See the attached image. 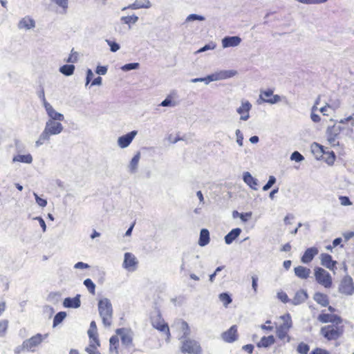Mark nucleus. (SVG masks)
Here are the masks:
<instances>
[{
    "instance_id": "f257e3e1",
    "label": "nucleus",
    "mask_w": 354,
    "mask_h": 354,
    "mask_svg": "<svg viewBox=\"0 0 354 354\" xmlns=\"http://www.w3.org/2000/svg\"><path fill=\"white\" fill-rule=\"evenodd\" d=\"M64 130L63 125L60 122H56L53 120H48L46 122L44 131L39 135L38 140L35 142L37 147L48 142L50 136L61 133Z\"/></svg>"
},
{
    "instance_id": "f03ea898",
    "label": "nucleus",
    "mask_w": 354,
    "mask_h": 354,
    "mask_svg": "<svg viewBox=\"0 0 354 354\" xmlns=\"http://www.w3.org/2000/svg\"><path fill=\"white\" fill-rule=\"evenodd\" d=\"M98 311L103 324L105 326H110L113 318V307L109 299L103 298L99 300Z\"/></svg>"
},
{
    "instance_id": "7ed1b4c3",
    "label": "nucleus",
    "mask_w": 354,
    "mask_h": 354,
    "mask_svg": "<svg viewBox=\"0 0 354 354\" xmlns=\"http://www.w3.org/2000/svg\"><path fill=\"white\" fill-rule=\"evenodd\" d=\"M237 74V71L235 70H224L216 72L214 73L208 75L207 76L203 77V82L205 84H209L211 82L218 81L231 78Z\"/></svg>"
},
{
    "instance_id": "20e7f679",
    "label": "nucleus",
    "mask_w": 354,
    "mask_h": 354,
    "mask_svg": "<svg viewBox=\"0 0 354 354\" xmlns=\"http://www.w3.org/2000/svg\"><path fill=\"white\" fill-rule=\"evenodd\" d=\"M180 351L189 354H203L202 348L198 342L189 338L181 340Z\"/></svg>"
},
{
    "instance_id": "39448f33",
    "label": "nucleus",
    "mask_w": 354,
    "mask_h": 354,
    "mask_svg": "<svg viewBox=\"0 0 354 354\" xmlns=\"http://www.w3.org/2000/svg\"><path fill=\"white\" fill-rule=\"evenodd\" d=\"M342 130L340 125L334 124L332 127H328L326 130L327 140L332 147L339 145L338 139L339 138V133Z\"/></svg>"
},
{
    "instance_id": "423d86ee",
    "label": "nucleus",
    "mask_w": 354,
    "mask_h": 354,
    "mask_svg": "<svg viewBox=\"0 0 354 354\" xmlns=\"http://www.w3.org/2000/svg\"><path fill=\"white\" fill-rule=\"evenodd\" d=\"M315 277L317 283L325 288H330L332 285L330 274L322 268H316L315 269Z\"/></svg>"
},
{
    "instance_id": "0eeeda50",
    "label": "nucleus",
    "mask_w": 354,
    "mask_h": 354,
    "mask_svg": "<svg viewBox=\"0 0 354 354\" xmlns=\"http://www.w3.org/2000/svg\"><path fill=\"white\" fill-rule=\"evenodd\" d=\"M46 337L47 335H42L40 333H37L30 338L24 340V346L26 347V351L34 352L35 348L41 344Z\"/></svg>"
},
{
    "instance_id": "6e6552de",
    "label": "nucleus",
    "mask_w": 354,
    "mask_h": 354,
    "mask_svg": "<svg viewBox=\"0 0 354 354\" xmlns=\"http://www.w3.org/2000/svg\"><path fill=\"white\" fill-rule=\"evenodd\" d=\"M172 328H176L179 330L178 339L181 341L188 338L187 337L191 333L190 328L188 324L183 319H177L175 321Z\"/></svg>"
},
{
    "instance_id": "1a4fd4ad",
    "label": "nucleus",
    "mask_w": 354,
    "mask_h": 354,
    "mask_svg": "<svg viewBox=\"0 0 354 354\" xmlns=\"http://www.w3.org/2000/svg\"><path fill=\"white\" fill-rule=\"evenodd\" d=\"M151 324L153 328L161 332H166L167 335V340L170 337V332L168 324L165 323V320L161 317L160 314L158 313L156 316L151 317Z\"/></svg>"
},
{
    "instance_id": "9d476101",
    "label": "nucleus",
    "mask_w": 354,
    "mask_h": 354,
    "mask_svg": "<svg viewBox=\"0 0 354 354\" xmlns=\"http://www.w3.org/2000/svg\"><path fill=\"white\" fill-rule=\"evenodd\" d=\"M260 100L270 104H274L281 101V97L279 95H274L273 91L269 88L265 91H261L258 100L259 103H260Z\"/></svg>"
},
{
    "instance_id": "9b49d317",
    "label": "nucleus",
    "mask_w": 354,
    "mask_h": 354,
    "mask_svg": "<svg viewBox=\"0 0 354 354\" xmlns=\"http://www.w3.org/2000/svg\"><path fill=\"white\" fill-rule=\"evenodd\" d=\"M339 292L346 295H353L354 294V284L350 276H346L343 278L339 286Z\"/></svg>"
},
{
    "instance_id": "f8f14e48",
    "label": "nucleus",
    "mask_w": 354,
    "mask_h": 354,
    "mask_svg": "<svg viewBox=\"0 0 354 354\" xmlns=\"http://www.w3.org/2000/svg\"><path fill=\"white\" fill-rule=\"evenodd\" d=\"M138 263V261L133 254L131 252L124 253V261L122 263V266L124 269L131 272L135 271Z\"/></svg>"
},
{
    "instance_id": "ddd939ff",
    "label": "nucleus",
    "mask_w": 354,
    "mask_h": 354,
    "mask_svg": "<svg viewBox=\"0 0 354 354\" xmlns=\"http://www.w3.org/2000/svg\"><path fill=\"white\" fill-rule=\"evenodd\" d=\"M116 333L120 336L122 344L126 347H130L133 343V333L125 328H118Z\"/></svg>"
},
{
    "instance_id": "4468645a",
    "label": "nucleus",
    "mask_w": 354,
    "mask_h": 354,
    "mask_svg": "<svg viewBox=\"0 0 354 354\" xmlns=\"http://www.w3.org/2000/svg\"><path fill=\"white\" fill-rule=\"evenodd\" d=\"M322 334L328 340L337 339L339 337V332L337 327L331 325L322 327Z\"/></svg>"
},
{
    "instance_id": "2eb2a0df",
    "label": "nucleus",
    "mask_w": 354,
    "mask_h": 354,
    "mask_svg": "<svg viewBox=\"0 0 354 354\" xmlns=\"http://www.w3.org/2000/svg\"><path fill=\"white\" fill-rule=\"evenodd\" d=\"M251 109L252 104L249 101H242L241 105L236 109V112L241 115L240 120L243 121L248 120L250 118V111Z\"/></svg>"
},
{
    "instance_id": "dca6fc26",
    "label": "nucleus",
    "mask_w": 354,
    "mask_h": 354,
    "mask_svg": "<svg viewBox=\"0 0 354 354\" xmlns=\"http://www.w3.org/2000/svg\"><path fill=\"white\" fill-rule=\"evenodd\" d=\"M222 339L227 343H232L237 340V327L236 325L232 326L227 330L221 334Z\"/></svg>"
},
{
    "instance_id": "f3484780",
    "label": "nucleus",
    "mask_w": 354,
    "mask_h": 354,
    "mask_svg": "<svg viewBox=\"0 0 354 354\" xmlns=\"http://www.w3.org/2000/svg\"><path fill=\"white\" fill-rule=\"evenodd\" d=\"M137 133V131H132L125 135L119 137L118 139V146L122 149L127 147L131 143Z\"/></svg>"
},
{
    "instance_id": "a211bd4d",
    "label": "nucleus",
    "mask_w": 354,
    "mask_h": 354,
    "mask_svg": "<svg viewBox=\"0 0 354 354\" xmlns=\"http://www.w3.org/2000/svg\"><path fill=\"white\" fill-rule=\"evenodd\" d=\"M44 108L49 117L48 120H53L56 122H60L64 120V115L57 112L50 103L46 102Z\"/></svg>"
},
{
    "instance_id": "6ab92c4d",
    "label": "nucleus",
    "mask_w": 354,
    "mask_h": 354,
    "mask_svg": "<svg viewBox=\"0 0 354 354\" xmlns=\"http://www.w3.org/2000/svg\"><path fill=\"white\" fill-rule=\"evenodd\" d=\"M80 295L74 297H66L64 299L63 306L68 308H77L81 306Z\"/></svg>"
},
{
    "instance_id": "aec40b11",
    "label": "nucleus",
    "mask_w": 354,
    "mask_h": 354,
    "mask_svg": "<svg viewBox=\"0 0 354 354\" xmlns=\"http://www.w3.org/2000/svg\"><path fill=\"white\" fill-rule=\"evenodd\" d=\"M241 39L238 36H227L222 39L223 48L235 47L240 44Z\"/></svg>"
},
{
    "instance_id": "412c9836",
    "label": "nucleus",
    "mask_w": 354,
    "mask_h": 354,
    "mask_svg": "<svg viewBox=\"0 0 354 354\" xmlns=\"http://www.w3.org/2000/svg\"><path fill=\"white\" fill-rule=\"evenodd\" d=\"M318 249L315 247H312L308 248L304 253L303 256L301 258V261L304 263H308L315 257V255L318 254Z\"/></svg>"
},
{
    "instance_id": "4be33fe9",
    "label": "nucleus",
    "mask_w": 354,
    "mask_h": 354,
    "mask_svg": "<svg viewBox=\"0 0 354 354\" xmlns=\"http://www.w3.org/2000/svg\"><path fill=\"white\" fill-rule=\"evenodd\" d=\"M243 180L252 189H258V180L254 178L250 172L245 171L243 174Z\"/></svg>"
},
{
    "instance_id": "5701e85b",
    "label": "nucleus",
    "mask_w": 354,
    "mask_h": 354,
    "mask_svg": "<svg viewBox=\"0 0 354 354\" xmlns=\"http://www.w3.org/2000/svg\"><path fill=\"white\" fill-rule=\"evenodd\" d=\"M308 297V296L306 291L302 289L295 293L293 299L290 301L292 304L297 306L305 302Z\"/></svg>"
},
{
    "instance_id": "b1692460",
    "label": "nucleus",
    "mask_w": 354,
    "mask_h": 354,
    "mask_svg": "<svg viewBox=\"0 0 354 354\" xmlns=\"http://www.w3.org/2000/svg\"><path fill=\"white\" fill-rule=\"evenodd\" d=\"M35 27V21L34 19L29 17L22 18L19 24L18 28L19 29L30 30Z\"/></svg>"
},
{
    "instance_id": "393cba45",
    "label": "nucleus",
    "mask_w": 354,
    "mask_h": 354,
    "mask_svg": "<svg viewBox=\"0 0 354 354\" xmlns=\"http://www.w3.org/2000/svg\"><path fill=\"white\" fill-rule=\"evenodd\" d=\"M321 262L322 266L330 270H333L336 264V261L332 259V257L326 253L321 254Z\"/></svg>"
},
{
    "instance_id": "a878e982",
    "label": "nucleus",
    "mask_w": 354,
    "mask_h": 354,
    "mask_svg": "<svg viewBox=\"0 0 354 354\" xmlns=\"http://www.w3.org/2000/svg\"><path fill=\"white\" fill-rule=\"evenodd\" d=\"M295 275L301 279H306L309 277L311 272L310 270L308 268L299 266L294 268Z\"/></svg>"
},
{
    "instance_id": "bb28decb",
    "label": "nucleus",
    "mask_w": 354,
    "mask_h": 354,
    "mask_svg": "<svg viewBox=\"0 0 354 354\" xmlns=\"http://www.w3.org/2000/svg\"><path fill=\"white\" fill-rule=\"evenodd\" d=\"M241 233V229L236 227L232 229L228 232L224 237L225 242L226 244L230 245L240 235Z\"/></svg>"
},
{
    "instance_id": "cd10ccee",
    "label": "nucleus",
    "mask_w": 354,
    "mask_h": 354,
    "mask_svg": "<svg viewBox=\"0 0 354 354\" xmlns=\"http://www.w3.org/2000/svg\"><path fill=\"white\" fill-rule=\"evenodd\" d=\"M88 335L91 340L95 342L97 346H100V341L97 336V326L94 321H92L90 324V328L88 330Z\"/></svg>"
},
{
    "instance_id": "c85d7f7f",
    "label": "nucleus",
    "mask_w": 354,
    "mask_h": 354,
    "mask_svg": "<svg viewBox=\"0 0 354 354\" xmlns=\"http://www.w3.org/2000/svg\"><path fill=\"white\" fill-rule=\"evenodd\" d=\"M210 241L209 232L207 229H202L200 232L198 245L201 247L207 245Z\"/></svg>"
},
{
    "instance_id": "c756f323",
    "label": "nucleus",
    "mask_w": 354,
    "mask_h": 354,
    "mask_svg": "<svg viewBox=\"0 0 354 354\" xmlns=\"http://www.w3.org/2000/svg\"><path fill=\"white\" fill-rule=\"evenodd\" d=\"M140 158V153L138 152L131 159L129 165V170L131 174H135L138 171L139 160Z\"/></svg>"
},
{
    "instance_id": "7c9ffc66",
    "label": "nucleus",
    "mask_w": 354,
    "mask_h": 354,
    "mask_svg": "<svg viewBox=\"0 0 354 354\" xmlns=\"http://www.w3.org/2000/svg\"><path fill=\"white\" fill-rule=\"evenodd\" d=\"M313 299L317 303L324 307L327 306L329 304L328 296L321 292H316L313 296Z\"/></svg>"
},
{
    "instance_id": "2f4dec72",
    "label": "nucleus",
    "mask_w": 354,
    "mask_h": 354,
    "mask_svg": "<svg viewBox=\"0 0 354 354\" xmlns=\"http://www.w3.org/2000/svg\"><path fill=\"white\" fill-rule=\"evenodd\" d=\"M32 156L30 153L26 155L18 154L12 158V162H19L26 164H30L32 162Z\"/></svg>"
},
{
    "instance_id": "473e14b6",
    "label": "nucleus",
    "mask_w": 354,
    "mask_h": 354,
    "mask_svg": "<svg viewBox=\"0 0 354 354\" xmlns=\"http://www.w3.org/2000/svg\"><path fill=\"white\" fill-rule=\"evenodd\" d=\"M274 342L275 339L273 335H269L268 337L264 336L261 339V341L257 344V346L267 348L273 344Z\"/></svg>"
},
{
    "instance_id": "72a5a7b5",
    "label": "nucleus",
    "mask_w": 354,
    "mask_h": 354,
    "mask_svg": "<svg viewBox=\"0 0 354 354\" xmlns=\"http://www.w3.org/2000/svg\"><path fill=\"white\" fill-rule=\"evenodd\" d=\"M109 344H110L109 351L111 353L115 352V354H118V347L119 345L118 337L116 335L112 336L109 339Z\"/></svg>"
},
{
    "instance_id": "f704fd0d",
    "label": "nucleus",
    "mask_w": 354,
    "mask_h": 354,
    "mask_svg": "<svg viewBox=\"0 0 354 354\" xmlns=\"http://www.w3.org/2000/svg\"><path fill=\"white\" fill-rule=\"evenodd\" d=\"M59 72L66 76L72 75L75 71V66L73 64H65L59 69Z\"/></svg>"
},
{
    "instance_id": "c9c22d12",
    "label": "nucleus",
    "mask_w": 354,
    "mask_h": 354,
    "mask_svg": "<svg viewBox=\"0 0 354 354\" xmlns=\"http://www.w3.org/2000/svg\"><path fill=\"white\" fill-rule=\"evenodd\" d=\"M121 21L125 24L129 25V29H131V24H135L138 21V17L133 15L131 16L122 17L120 18Z\"/></svg>"
},
{
    "instance_id": "e433bc0d",
    "label": "nucleus",
    "mask_w": 354,
    "mask_h": 354,
    "mask_svg": "<svg viewBox=\"0 0 354 354\" xmlns=\"http://www.w3.org/2000/svg\"><path fill=\"white\" fill-rule=\"evenodd\" d=\"M219 300L223 303L225 307L232 303V299L230 295L227 292H222L218 295Z\"/></svg>"
},
{
    "instance_id": "4c0bfd02",
    "label": "nucleus",
    "mask_w": 354,
    "mask_h": 354,
    "mask_svg": "<svg viewBox=\"0 0 354 354\" xmlns=\"http://www.w3.org/2000/svg\"><path fill=\"white\" fill-rule=\"evenodd\" d=\"M100 346H97V344L93 342V340H91L90 342V344L88 345V346H87L86 348H85V351L88 353V354H101L98 351H97V347H99Z\"/></svg>"
},
{
    "instance_id": "58836bf2",
    "label": "nucleus",
    "mask_w": 354,
    "mask_h": 354,
    "mask_svg": "<svg viewBox=\"0 0 354 354\" xmlns=\"http://www.w3.org/2000/svg\"><path fill=\"white\" fill-rule=\"evenodd\" d=\"M66 317V313L65 312L61 311L57 313L53 319V326L55 327L62 323Z\"/></svg>"
},
{
    "instance_id": "ea45409f",
    "label": "nucleus",
    "mask_w": 354,
    "mask_h": 354,
    "mask_svg": "<svg viewBox=\"0 0 354 354\" xmlns=\"http://www.w3.org/2000/svg\"><path fill=\"white\" fill-rule=\"evenodd\" d=\"M282 319H283V323L281 325H280L279 327H280L281 328H283L285 330L288 331V330L292 326V321H291V319L290 317V315H287L286 317V316H283Z\"/></svg>"
},
{
    "instance_id": "a19ab883",
    "label": "nucleus",
    "mask_w": 354,
    "mask_h": 354,
    "mask_svg": "<svg viewBox=\"0 0 354 354\" xmlns=\"http://www.w3.org/2000/svg\"><path fill=\"white\" fill-rule=\"evenodd\" d=\"M83 283L86 287L90 293L93 295L95 294V284L91 279H86Z\"/></svg>"
},
{
    "instance_id": "79ce46f5",
    "label": "nucleus",
    "mask_w": 354,
    "mask_h": 354,
    "mask_svg": "<svg viewBox=\"0 0 354 354\" xmlns=\"http://www.w3.org/2000/svg\"><path fill=\"white\" fill-rule=\"evenodd\" d=\"M139 66H140L139 63L133 62V63H129V64H126L123 65L121 67V69L123 71H129L131 70H136L139 68Z\"/></svg>"
},
{
    "instance_id": "37998d69",
    "label": "nucleus",
    "mask_w": 354,
    "mask_h": 354,
    "mask_svg": "<svg viewBox=\"0 0 354 354\" xmlns=\"http://www.w3.org/2000/svg\"><path fill=\"white\" fill-rule=\"evenodd\" d=\"M309 350V346L304 342L299 344L297 348V352L300 354H307Z\"/></svg>"
},
{
    "instance_id": "c03bdc74",
    "label": "nucleus",
    "mask_w": 354,
    "mask_h": 354,
    "mask_svg": "<svg viewBox=\"0 0 354 354\" xmlns=\"http://www.w3.org/2000/svg\"><path fill=\"white\" fill-rule=\"evenodd\" d=\"M105 41L110 47V50L113 53L117 52L120 48V44L114 41H111L110 39H106Z\"/></svg>"
},
{
    "instance_id": "a18cd8bd",
    "label": "nucleus",
    "mask_w": 354,
    "mask_h": 354,
    "mask_svg": "<svg viewBox=\"0 0 354 354\" xmlns=\"http://www.w3.org/2000/svg\"><path fill=\"white\" fill-rule=\"evenodd\" d=\"M205 18L197 14H191L188 15L185 19V22H190L194 21H204Z\"/></svg>"
},
{
    "instance_id": "49530a36",
    "label": "nucleus",
    "mask_w": 354,
    "mask_h": 354,
    "mask_svg": "<svg viewBox=\"0 0 354 354\" xmlns=\"http://www.w3.org/2000/svg\"><path fill=\"white\" fill-rule=\"evenodd\" d=\"M277 336L280 339H283L285 337H288L287 339V342H290V337L288 336V331L287 330H283V328H281L280 327H278L277 328Z\"/></svg>"
},
{
    "instance_id": "de8ad7c7",
    "label": "nucleus",
    "mask_w": 354,
    "mask_h": 354,
    "mask_svg": "<svg viewBox=\"0 0 354 354\" xmlns=\"http://www.w3.org/2000/svg\"><path fill=\"white\" fill-rule=\"evenodd\" d=\"M192 257L189 252H183L182 256V263L180 266V270H183L185 269L187 263L189 261L190 257Z\"/></svg>"
},
{
    "instance_id": "09e8293b",
    "label": "nucleus",
    "mask_w": 354,
    "mask_h": 354,
    "mask_svg": "<svg viewBox=\"0 0 354 354\" xmlns=\"http://www.w3.org/2000/svg\"><path fill=\"white\" fill-rule=\"evenodd\" d=\"M290 160L297 162H299L304 160V157L299 151H295L292 153L290 156Z\"/></svg>"
},
{
    "instance_id": "8fccbe9b",
    "label": "nucleus",
    "mask_w": 354,
    "mask_h": 354,
    "mask_svg": "<svg viewBox=\"0 0 354 354\" xmlns=\"http://www.w3.org/2000/svg\"><path fill=\"white\" fill-rule=\"evenodd\" d=\"M276 183V178L273 176H270L269 177L268 181L266 183V184L263 187V191H268L270 189L272 185Z\"/></svg>"
},
{
    "instance_id": "3c124183",
    "label": "nucleus",
    "mask_w": 354,
    "mask_h": 354,
    "mask_svg": "<svg viewBox=\"0 0 354 354\" xmlns=\"http://www.w3.org/2000/svg\"><path fill=\"white\" fill-rule=\"evenodd\" d=\"M333 315L330 314H320L318 316V320L322 323H328L331 321Z\"/></svg>"
},
{
    "instance_id": "603ef678",
    "label": "nucleus",
    "mask_w": 354,
    "mask_h": 354,
    "mask_svg": "<svg viewBox=\"0 0 354 354\" xmlns=\"http://www.w3.org/2000/svg\"><path fill=\"white\" fill-rule=\"evenodd\" d=\"M142 5L141 4V1L136 0L133 3L122 8V11H124L125 10L130 8L133 10L140 9L142 8Z\"/></svg>"
},
{
    "instance_id": "864d4df0",
    "label": "nucleus",
    "mask_w": 354,
    "mask_h": 354,
    "mask_svg": "<svg viewBox=\"0 0 354 354\" xmlns=\"http://www.w3.org/2000/svg\"><path fill=\"white\" fill-rule=\"evenodd\" d=\"M8 322L7 320L0 321V337H3L8 328Z\"/></svg>"
},
{
    "instance_id": "5fc2aeb1",
    "label": "nucleus",
    "mask_w": 354,
    "mask_h": 354,
    "mask_svg": "<svg viewBox=\"0 0 354 354\" xmlns=\"http://www.w3.org/2000/svg\"><path fill=\"white\" fill-rule=\"evenodd\" d=\"M162 106H174L175 103L171 101V95H168L160 104Z\"/></svg>"
},
{
    "instance_id": "6e6d98bb",
    "label": "nucleus",
    "mask_w": 354,
    "mask_h": 354,
    "mask_svg": "<svg viewBox=\"0 0 354 354\" xmlns=\"http://www.w3.org/2000/svg\"><path fill=\"white\" fill-rule=\"evenodd\" d=\"M277 297L279 299H280L284 304L290 301V300L288 298V295L284 292H278Z\"/></svg>"
},
{
    "instance_id": "4d7b16f0",
    "label": "nucleus",
    "mask_w": 354,
    "mask_h": 354,
    "mask_svg": "<svg viewBox=\"0 0 354 354\" xmlns=\"http://www.w3.org/2000/svg\"><path fill=\"white\" fill-rule=\"evenodd\" d=\"M34 196L36 203L38 204V205L42 207L46 206L47 201L46 199L40 198L36 193H34Z\"/></svg>"
},
{
    "instance_id": "13d9d810",
    "label": "nucleus",
    "mask_w": 354,
    "mask_h": 354,
    "mask_svg": "<svg viewBox=\"0 0 354 354\" xmlns=\"http://www.w3.org/2000/svg\"><path fill=\"white\" fill-rule=\"evenodd\" d=\"M215 47H216L215 44H214L212 43H209V44L205 45L203 47L201 48L199 50H197L196 53H203V52H205L208 50H213L215 48Z\"/></svg>"
},
{
    "instance_id": "bf43d9fd",
    "label": "nucleus",
    "mask_w": 354,
    "mask_h": 354,
    "mask_svg": "<svg viewBox=\"0 0 354 354\" xmlns=\"http://www.w3.org/2000/svg\"><path fill=\"white\" fill-rule=\"evenodd\" d=\"M77 61V53L73 51V49L71 50V54L69 55L66 62L68 63H75Z\"/></svg>"
},
{
    "instance_id": "052dcab7",
    "label": "nucleus",
    "mask_w": 354,
    "mask_h": 354,
    "mask_svg": "<svg viewBox=\"0 0 354 354\" xmlns=\"http://www.w3.org/2000/svg\"><path fill=\"white\" fill-rule=\"evenodd\" d=\"M236 142L240 146H243V135L239 129H237L236 131Z\"/></svg>"
},
{
    "instance_id": "680f3d73",
    "label": "nucleus",
    "mask_w": 354,
    "mask_h": 354,
    "mask_svg": "<svg viewBox=\"0 0 354 354\" xmlns=\"http://www.w3.org/2000/svg\"><path fill=\"white\" fill-rule=\"evenodd\" d=\"M339 199L342 205L347 206L351 205L352 204L351 201H350L348 196H339Z\"/></svg>"
},
{
    "instance_id": "e2e57ef3",
    "label": "nucleus",
    "mask_w": 354,
    "mask_h": 354,
    "mask_svg": "<svg viewBox=\"0 0 354 354\" xmlns=\"http://www.w3.org/2000/svg\"><path fill=\"white\" fill-rule=\"evenodd\" d=\"M328 156L327 157L326 161L328 165H333L335 160V154L333 151H330L327 153Z\"/></svg>"
},
{
    "instance_id": "0e129e2a",
    "label": "nucleus",
    "mask_w": 354,
    "mask_h": 354,
    "mask_svg": "<svg viewBox=\"0 0 354 354\" xmlns=\"http://www.w3.org/2000/svg\"><path fill=\"white\" fill-rule=\"evenodd\" d=\"M107 69V66H97L95 72L99 75H104L106 73Z\"/></svg>"
},
{
    "instance_id": "69168bd1",
    "label": "nucleus",
    "mask_w": 354,
    "mask_h": 354,
    "mask_svg": "<svg viewBox=\"0 0 354 354\" xmlns=\"http://www.w3.org/2000/svg\"><path fill=\"white\" fill-rule=\"evenodd\" d=\"M57 5L66 9L68 8V0H53Z\"/></svg>"
},
{
    "instance_id": "338daca9",
    "label": "nucleus",
    "mask_w": 354,
    "mask_h": 354,
    "mask_svg": "<svg viewBox=\"0 0 354 354\" xmlns=\"http://www.w3.org/2000/svg\"><path fill=\"white\" fill-rule=\"evenodd\" d=\"M90 267V266L86 263L79 261L76 263L74 266V268L75 269H87Z\"/></svg>"
},
{
    "instance_id": "774afa93",
    "label": "nucleus",
    "mask_w": 354,
    "mask_h": 354,
    "mask_svg": "<svg viewBox=\"0 0 354 354\" xmlns=\"http://www.w3.org/2000/svg\"><path fill=\"white\" fill-rule=\"evenodd\" d=\"M310 354H330L327 351L322 348H317L313 350Z\"/></svg>"
}]
</instances>
